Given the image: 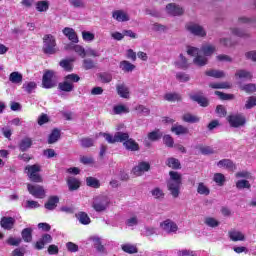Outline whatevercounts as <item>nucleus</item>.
<instances>
[{"mask_svg": "<svg viewBox=\"0 0 256 256\" xmlns=\"http://www.w3.org/2000/svg\"><path fill=\"white\" fill-rule=\"evenodd\" d=\"M181 185H183V175L177 171H170L169 179L167 180V189L174 199L179 197Z\"/></svg>", "mask_w": 256, "mask_h": 256, "instance_id": "f257e3e1", "label": "nucleus"}, {"mask_svg": "<svg viewBox=\"0 0 256 256\" xmlns=\"http://www.w3.org/2000/svg\"><path fill=\"white\" fill-rule=\"evenodd\" d=\"M42 49L46 55H55V53H57V41L55 40V36L51 34L44 35Z\"/></svg>", "mask_w": 256, "mask_h": 256, "instance_id": "f03ea898", "label": "nucleus"}, {"mask_svg": "<svg viewBox=\"0 0 256 256\" xmlns=\"http://www.w3.org/2000/svg\"><path fill=\"white\" fill-rule=\"evenodd\" d=\"M111 205V200L107 196H97L92 201V208L96 213H103Z\"/></svg>", "mask_w": 256, "mask_h": 256, "instance_id": "7ed1b4c3", "label": "nucleus"}, {"mask_svg": "<svg viewBox=\"0 0 256 256\" xmlns=\"http://www.w3.org/2000/svg\"><path fill=\"white\" fill-rule=\"evenodd\" d=\"M57 81H59L57 73L53 70H47L43 75L42 85L45 89H52L57 85Z\"/></svg>", "mask_w": 256, "mask_h": 256, "instance_id": "20e7f679", "label": "nucleus"}, {"mask_svg": "<svg viewBox=\"0 0 256 256\" xmlns=\"http://www.w3.org/2000/svg\"><path fill=\"white\" fill-rule=\"evenodd\" d=\"M185 29L188 31V33L194 35L195 37H207V31L201 24L188 22L185 25Z\"/></svg>", "mask_w": 256, "mask_h": 256, "instance_id": "39448f33", "label": "nucleus"}, {"mask_svg": "<svg viewBox=\"0 0 256 256\" xmlns=\"http://www.w3.org/2000/svg\"><path fill=\"white\" fill-rule=\"evenodd\" d=\"M201 50L199 48H195L193 46L188 47L187 53L191 55V57H196L193 60L194 65H198V67H203L207 63V57L199 55Z\"/></svg>", "mask_w": 256, "mask_h": 256, "instance_id": "423d86ee", "label": "nucleus"}, {"mask_svg": "<svg viewBox=\"0 0 256 256\" xmlns=\"http://www.w3.org/2000/svg\"><path fill=\"white\" fill-rule=\"evenodd\" d=\"M26 171L30 180L34 183H42L43 178L39 175V171H41V166L34 164L26 166Z\"/></svg>", "mask_w": 256, "mask_h": 256, "instance_id": "0eeeda50", "label": "nucleus"}, {"mask_svg": "<svg viewBox=\"0 0 256 256\" xmlns=\"http://www.w3.org/2000/svg\"><path fill=\"white\" fill-rule=\"evenodd\" d=\"M165 11L171 17H181L185 13V9L176 3H169L166 5Z\"/></svg>", "mask_w": 256, "mask_h": 256, "instance_id": "6e6552de", "label": "nucleus"}, {"mask_svg": "<svg viewBox=\"0 0 256 256\" xmlns=\"http://www.w3.org/2000/svg\"><path fill=\"white\" fill-rule=\"evenodd\" d=\"M160 228L164 233H168V235H171L173 233H177L179 230V226H177V223H175L171 219H166L163 222L160 223Z\"/></svg>", "mask_w": 256, "mask_h": 256, "instance_id": "1a4fd4ad", "label": "nucleus"}, {"mask_svg": "<svg viewBox=\"0 0 256 256\" xmlns=\"http://www.w3.org/2000/svg\"><path fill=\"white\" fill-rule=\"evenodd\" d=\"M228 122L232 127L239 128L245 126L247 119L243 116V114H232L228 116Z\"/></svg>", "mask_w": 256, "mask_h": 256, "instance_id": "9d476101", "label": "nucleus"}, {"mask_svg": "<svg viewBox=\"0 0 256 256\" xmlns=\"http://www.w3.org/2000/svg\"><path fill=\"white\" fill-rule=\"evenodd\" d=\"M112 19L118 23H127V21H131V16L127 11L119 9L112 12Z\"/></svg>", "mask_w": 256, "mask_h": 256, "instance_id": "9b49d317", "label": "nucleus"}, {"mask_svg": "<svg viewBox=\"0 0 256 256\" xmlns=\"http://www.w3.org/2000/svg\"><path fill=\"white\" fill-rule=\"evenodd\" d=\"M30 195L36 197V199H43L45 197V189L40 185H27Z\"/></svg>", "mask_w": 256, "mask_h": 256, "instance_id": "f8f14e48", "label": "nucleus"}, {"mask_svg": "<svg viewBox=\"0 0 256 256\" xmlns=\"http://www.w3.org/2000/svg\"><path fill=\"white\" fill-rule=\"evenodd\" d=\"M149 169H151V164H149V162H140L132 169V173L135 177H141V175H143V173H147Z\"/></svg>", "mask_w": 256, "mask_h": 256, "instance_id": "ddd939ff", "label": "nucleus"}, {"mask_svg": "<svg viewBox=\"0 0 256 256\" xmlns=\"http://www.w3.org/2000/svg\"><path fill=\"white\" fill-rule=\"evenodd\" d=\"M62 33L72 43H79V37L77 36V32H75V30L73 28L65 27L62 30Z\"/></svg>", "mask_w": 256, "mask_h": 256, "instance_id": "4468645a", "label": "nucleus"}, {"mask_svg": "<svg viewBox=\"0 0 256 256\" xmlns=\"http://www.w3.org/2000/svg\"><path fill=\"white\" fill-rule=\"evenodd\" d=\"M228 237L230 241H245V234L237 229H231L228 231Z\"/></svg>", "mask_w": 256, "mask_h": 256, "instance_id": "2eb2a0df", "label": "nucleus"}, {"mask_svg": "<svg viewBox=\"0 0 256 256\" xmlns=\"http://www.w3.org/2000/svg\"><path fill=\"white\" fill-rule=\"evenodd\" d=\"M217 167L220 169H227L228 171H235L237 166L230 159H222L217 163Z\"/></svg>", "mask_w": 256, "mask_h": 256, "instance_id": "dca6fc26", "label": "nucleus"}, {"mask_svg": "<svg viewBox=\"0 0 256 256\" xmlns=\"http://www.w3.org/2000/svg\"><path fill=\"white\" fill-rule=\"evenodd\" d=\"M230 32L232 33V35H235V37H240L242 39H249V37H251L249 31L239 27L230 28Z\"/></svg>", "mask_w": 256, "mask_h": 256, "instance_id": "f3484780", "label": "nucleus"}, {"mask_svg": "<svg viewBox=\"0 0 256 256\" xmlns=\"http://www.w3.org/2000/svg\"><path fill=\"white\" fill-rule=\"evenodd\" d=\"M116 91L122 99H129L130 97V91L129 87L125 85V83H119L116 85Z\"/></svg>", "mask_w": 256, "mask_h": 256, "instance_id": "a211bd4d", "label": "nucleus"}, {"mask_svg": "<svg viewBox=\"0 0 256 256\" xmlns=\"http://www.w3.org/2000/svg\"><path fill=\"white\" fill-rule=\"evenodd\" d=\"M0 225L2 229H6L7 231H11L13 227H15V218L13 217H2L0 221Z\"/></svg>", "mask_w": 256, "mask_h": 256, "instance_id": "6ab92c4d", "label": "nucleus"}, {"mask_svg": "<svg viewBox=\"0 0 256 256\" xmlns=\"http://www.w3.org/2000/svg\"><path fill=\"white\" fill-rule=\"evenodd\" d=\"M53 241V237H51L50 234H44L39 239V241L36 242V249L41 250L45 248V245H49Z\"/></svg>", "mask_w": 256, "mask_h": 256, "instance_id": "aec40b11", "label": "nucleus"}, {"mask_svg": "<svg viewBox=\"0 0 256 256\" xmlns=\"http://www.w3.org/2000/svg\"><path fill=\"white\" fill-rule=\"evenodd\" d=\"M58 203H59L58 196H50L48 198V201L45 203V209H48V211H53L54 209H57Z\"/></svg>", "mask_w": 256, "mask_h": 256, "instance_id": "412c9836", "label": "nucleus"}, {"mask_svg": "<svg viewBox=\"0 0 256 256\" xmlns=\"http://www.w3.org/2000/svg\"><path fill=\"white\" fill-rule=\"evenodd\" d=\"M123 145L128 151H139V144L132 138H128Z\"/></svg>", "mask_w": 256, "mask_h": 256, "instance_id": "4be33fe9", "label": "nucleus"}, {"mask_svg": "<svg viewBox=\"0 0 256 256\" xmlns=\"http://www.w3.org/2000/svg\"><path fill=\"white\" fill-rule=\"evenodd\" d=\"M171 131L172 133H175V135H187V133H189V128L183 125L175 124L171 127Z\"/></svg>", "mask_w": 256, "mask_h": 256, "instance_id": "5701e85b", "label": "nucleus"}, {"mask_svg": "<svg viewBox=\"0 0 256 256\" xmlns=\"http://www.w3.org/2000/svg\"><path fill=\"white\" fill-rule=\"evenodd\" d=\"M119 67L124 73H131L135 69V65L127 60L121 61Z\"/></svg>", "mask_w": 256, "mask_h": 256, "instance_id": "b1692460", "label": "nucleus"}, {"mask_svg": "<svg viewBox=\"0 0 256 256\" xmlns=\"http://www.w3.org/2000/svg\"><path fill=\"white\" fill-rule=\"evenodd\" d=\"M201 51L205 55V57H211L217 51V48L211 44H205L201 47Z\"/></svg>", "mask_w": 256, "mask_h": 256, "instance_id": "393cba45", "label": "nucleus"}, {"mask_svg": "<svg viewBox=\"0 0 256 256\" xmlns=\"http://www.w3.org/2000/svg\"><path fill=\"white\" fill-rule=\"evenodd\" d=\"M192 101H196L198 105L201 107H207L209 105V100L207 98L203 97L202 95L195 94L191 96Z\"/></svg>", "mask_w": 256, "mask_h": 256, "instance_id": "a878e982", "label": "nucleus"}, {"mask_svg": "<svg viewBox=\"0 0 256 256\" xmlns=\"http://www.w3.org/2000/svg\"><path fill=\"white\" fill-rule=\"evenodd\" d=\"M22 239L25 241V243H31L33 241V229L31 228H25L22 230Z\"/></svg>", "mask_w": 256, "mask_h": 256, "instance_id": "bb28decb", "label": "nucleus"}, {"mask_svg": "<svg viewBox=\"0 0 256 256\" xmlns=\"http://www.w3.org/2000/svg\"><path fill=\"white\" fill-rule=\"evenodd\" d=\"M9 81L16 85L23 83V74L19 72H12L9 76Z\"/></svg>", "mask_w": 256, "mask_h": 256, "instance_id": "cd10ccee", "label": "nucleus"}, {"mask_svg": "<svg viewBox=\"0 0 256 256\" xmlns=\"http://www.w3.org/2000/svg\"><path fill=\"white\" fill-rule=\"evenodd\" d=\"M60 137H61V131H59L58 129H54L48 137L49 145H53V143H57Z\"/></svg>", "mask_w": 256, "mask_h": 256, "instance_id": "c85d7f7f", "label": "nucleus"}, {"mask_svg": "<svg viewBox=\"0 0 256 256\" xmlns=\"http://www.w3.org/2000/svg\"><path fill=\"white\" fill-rule=\"evenodd\" d=\"M166 165L170 167V169H180L181 168V162H179V159L170 157L166 160Z\"/></svg>", "mask_w": 256, "mask_h": 256, "instance_id": "c756f323", "label": "nucleus"}, {"mask_svg": "<svg viewBox=\"0 0 256 256\" xmlns=\"http://www.w3.org/2000/svg\"><path fill=\"white\" fill-rule=\"evenodd\" d=\"M68 183V187L70 191H77V189H79L81 183L79 182V180H77V178H73L70 177L67 180Z\"/></svg>", "mask_w": 256, "mask_h": 256, "instance_id": "7c9ffc66", "label": "nucleus"}, {"mask_svg": "<svg viewBox=\"0 0 256 256\" xmlns=\"http://www.w3.org/2000/svg\"><path fill=\"white\" fill-rule=\"evenodd\" d=\"M76 217L82 225H89L91 223V218L85 212H79Z\"/></svg>", "mask_w": 256, "mask_h": 256, "instance_id": "2f4dec72", "label": "nucleus"}, {"mask_svg": "<svg viewBox=\"0 0 256 256\" xmlns=\"http://www.w3.org/2000/svg\"><path fill=\"white\" fill-rule=\"evenodd\" d=\"M36 10L39 11V13L49 11V1H38L36 3Z\"/></svg>", "mask_w": 256, "mask_h": 256, "instance_id": "473e14b6", "label": "nucleus"}, {"mask_svg": "<svg viewBox=\"0 0 256 256\" xmlns=\"http://www.w3.org/2000/svg\"><path fill=\"white\" fill-rule=\"evenodd\" d=\"M80 80H81V78L77 74H69L64 77V81L68 85H73L74 83H79Z\"/></svg>", "mask_w": 256, "mask_h": 256, "instance_id": "72a5a7b5", "label": "nucleus"}, {"mask_svg": "<svg viewBox=\"0 0 256 256\" xmlns=\"http://www.w3.org/2000/svg\"><path fill=\"white\" fill-rule=\"evenodd\" d=\"M58 88L60 91H65L66 93H71L75 89L74 84H67V82L64 80L63 82H60L58 85Z\"/></svg>", "mask_w": 256, "mask_h": 256, "instance_id": "f704fd0d", "label": "nucleus"}, {"mask_svg": "<svg viewBox=\"0 0 256 256\" xmlns=\"http://www.w3.org/2000/svg\"><path fill=\"white\" fill-rule=\"evenodd\" d=\"M182 121H185V123H199L200 118L196 115L188 113L183 115Z\"/></svg>", "mask_w": 256, "mask_h": 256, "instance_id": "c9c22d12", "label": "nucleus"}, {"mask_svg": "<svg viewBox=\"0 0 256 256\" xmlns=\"http://www.w3.org/2000/svg\"><path fill=\"white\" fill-rule=\"evenodd\" d=\"M206 75H208V77H214L215 79H222L225 77V72L221 70H208L206 71Z\"/></svg>", "mask_w": 256, "mask_h": 256, "instance_id": "e433bc0d", "label": "nucleus"}, {"mask_svg": "<svg viewBox=\"0 0 256 256\" xmlns=\"http://www.w3.org/2000/svg\"><path fill=\"white\" fill-rule=\"evenodd\" d=\"M176 67L178 69H187L189 67V64L187 63V58L180 54L179 60L175 62Z\"/></svg>", "mask_w": 256, "mask_h": 256, "instance_id": "4c0bfd02", "label": "nucleus"}, {"mask_svg": "<svg viewBox=\"0 0 256 256\" xmlns=\"http://www.w3.org/2000/svg\"><path fill=\"white\" fill-rule=\"evenodd\" d=\"M31 145H33V140L31 138H24L20 142V150L21 151H27V149L31 148Z\"/></svg>", "mask_w": 256, "mask_h": 256, "instance_id": "58836bf2", "label": "nucleus"}, {"mask_svg": "<svg viewBox=\"0 0 256 256\" xmlns=\"http://www.w3.org/2000/svg\"><path fill=\"white\" fill-rule=\"evenodd\" d=\"M114 115H123V113H129V107L125 105H116L113 107Z\"/></svg>", "mask_w": 256, "mask_h": 256, "instance_id": "ea45409f", "label": "nucleus"}, {"mask_svg": "<svg viewBox=\"0 0 256 256\" xmlns=\"http://www.w3.org/2000/svg\"><path fill=\"white\" fill-rule=\"evenodd\" d=\"M235 77H238V79H252L253 74L247 70H238L235 73Z\"/></svg>", "mask_w": 256, "mask_h": 256, "instance_id": "a19ab883", "label": "nucleus"}, {"mask_svg": "<svg viewBox=\"0 0 256 256\" xmlns=\"http://www.w3.org/2000/svg\"><path fill=\"white\" fill-rule=\"evenodd\" d=\"M197 193H199V195L207 196L211 193V190H209V187H207L205 183L200 182L197 187Z\"/></svg>", "mask_w": 256, "mask_h": 256, "instance_id": "79ce46f5", "label": "nucleus"}, {"mask_svg": "<svg viewBox=\"0 0 256 256\" xmlns=\"http://www.w3.org/2000/svg\"><path fill=\"white\" fill-rule=\"evenodd\" d=\"M196 149H198L202 155H213V153H215V150H213V148L210 146L198 145Z\"/></svg>", "mask_w": 256, "mask_h": 256, "instance_id": "37998d69", "label": "nucleus"}, {"mask_svg": "<svg viewBox=\"0 0 256 256\" xmlns=\"http://www.w3.org/2000/svg\"><path fill=\"white\" fill-rule=\"evenodd\" d=\"M165 101H170L171 103L175 101H181V95L177 93H166L164 95Z\"/></svg>", "mask_w": 256, "mask_h": 256, "instance_id": "c03bdc74", "label": "nucleus"}, {"mask_svg": "<svg viewBox=\"0 0 256 256\" xmlns=\"http://www.w3.org/2000/svg\"><path fill=\"white\" fill-rule=\"evenodd\" d=\"M22 88L24 89V91H26V93H33V91H35V89H37V83L35 82H25L22 86Z\"/></svg>", "mask_w": 256, "mask_h": 256, "instance_id": "a18cd8bd", "label": "nucleus"}, {"mask_svg": "<svg viewBox=\"0 0 256 256\" xmlns=\"http://www.w3.org/2000/svg\"><path fill=\"white\" fill-rule=\"evenodd\" d=\"M236 188L239 190L251 189V183H249V180L241 179L236 182Z\"/></svg>", "mask_w": 256, "mask_h": 256, "instance_id": "49530a36", "label": "nucleus"}, {"mask_svg": "<svg viewBox=\"0 0 256 256\" xmlns=\"http://www.w3.org/2000/svg\"><path fill=\"white\" fill-rule=\"evenodd\" d=\"M205 225H207L208 227H219V225H221V222H219L217 219L213 218V217H207L204 220Z\"/></svg>", "mask_w": 256, "mask_h": 256, "instance_id": "de8ad7c7", "label": "nucleus"}, {"mask_svg": "<svg viewBox=\"0 0 256 256\" xmlns=\"http://www.w3.org/2000/svg\"><path fill=\"white\" fill-rule=\"evenodd\" d=\"M129 139V134L128 133H124V132H117L115 134V141L116 143H125V141H127Z\"/></svg>", "mask_w": 256, "mask_h": 256, "instance_id": "09e8293b", "label": "nucleus"}, {"mask_svg": "<svg viewBox=\"0 0 256 256\" xmlns=\"http://www.w3.org/2000/svg\"><path fill=\"white\" fill-rule=\"evenodd\" d=\"M82 39L86 43H92V41H95V34L90 31H82Z\"/></svg>", "mask_w": 256, "mask_h": 256, "instance_id": "8fccbe9b", "label": "nucleus"}, {"mask_svg": "<svg viewBox=\"0 0 256 256\" xmlns=\"http://www.w3.org/2000/svg\"><path fill=\"white\" fill-rule=\"evenodd\" d=\"M209 87L212 89H231V84L228 82H222V83H210Z\"/></svg>", "mask_w": 256, "mask_h": 256, "instance_id": "3c124183", "label": "nucleus"}, {"mask_svg": "<svg viewBox=\"0 0 256 256\" xmlns=\"http://www.w3.org/2000/svg\"><path fill=\"white\" fill-rule=\"evenodd\" d=\"M241 91H245V93H255L256 85L253 83L240 85Z\"/></svg>", "mask_w": 256, "mask_h": 256, "instance_id": "603ef678", "label": "nucleus"}, {"mask_svg": "<svg viewBox=\"0 0 256 256\" xmlns=\"http://www.w3.org/2000/svg\"><path fill=\"white\" fill-rule=\"evenodd\" d=\"M151 195L152 197H154V199H163L165 197V193L159 187H156L153 190H151Z\"/></svg>", "mask_w": 256, "mask_h": 256, "instance_id": "864d4df0", "label": "nucleus"}, {"mask_svg": "<svg viewBox=\"0 0 256 256\" xmlns=\"http://www.w3.org/2000/svg\"><path fill=\"white\" fill-rule=\"evenodd\" d=\"M86 184L88 185V187H93L94 189H99V187L101 186L99 180L93 177L86 178Z\"/></svg>", "mask_w": 256, "mask_h": 256, "instance_id": "5fc2aeb1", "label": "nucleus"}, {"mask_svg": "<svg viewBox=\"0 0 256 256\" xmlns=\"http://www.w3.org/2000/svg\"><path fill=\"white\" fill-rule=\"evenodd\" d=\"M163 137V134L159 130L152 131L148 133V139L149 141H159Z\"/></svg>", "mask_w": 256, "mask_h": 256, "instance_id": "6e6d98bb", "label": "nucleus"}, {"mask_svg": "<svg viewBox=\"0 0 256 256\" xmlns=\"http://www.w3.org/2000/svg\"><path fill=\"white\" fill-rule=\"evenodd\" d=\"M213 181H215L220 187H223L225 184V175L222 173H216L214 174Z\"/></svg>", "mask_w": 256, "mask_h": 256, "instance_id": "4d7b16f0", "label": "nucleus"}, {"mask_svg": "<svg viewBox=\"0 0 256 256\" xmlns=\"http://www.w3.org/2000/svg\"><path fill=\"white\" fill-rule=\"evenodd\" d=\"M253 107H256V96L248 97L245 103V109H253Z\"/></svg>", "mask_w": 256, "mask_h": 256, "instance_id": "13d9d810", "label": "nucleus"}, {"mask_svg": "<svg viewBox=\"0 0 256 256\" xmlns=\"http://www.w3.org/2000/svg\"><path fill=\"white\" fill-rule=\"evenodd\" d=\"M122 250L125 253H130V254L137 253V247L135 245H132V244L122 245Z\"/></svg>", "mask_w": 256, "mask_h": 256, "instance_id": "bf43d9fd", "label": "nucleus"}, {"mask_svg": "<svg viewBox=\"0 0 256 256\" xmlns=\"http://www.w3.org/2000/svg\"><path fill=\"white\" fill-rule=\"evenodd\" d=\"M176 79L177 81H179L180 83H187V81H189L191 79V77H189L188 74H185L183 72H178L176 74Z\"/></svg>", "mask_w": 256, "mask_h": 256, "instance_id": "052dcab7", "label": "nucleus"}, {"mask_svg": "<svg viewBox=\"0 0 256 256\" xmlns=\"http://www.w3.org/2000/svg\"><path fill=\"white\" fill-rule=\"evenodd\" d=\"M92 241H93V245H94L95 249H97V251H99V253H103V251H105V247L101 244V239L92 238Z\"/></svg>", "mask_w": 256, "mask_h": 256, "instance_id": "680f3d73", "label": "nucleus"}, {"mask_svg": "<svg viewBox=\"0 0 256 256\" xmlns=\"http://www.w3.org/2000/svg\"><path fill=\"white\" fill-rule=\"evenodd\" d=\"M152 31H156L158 33H165V31H167V26L159 23H154L152 25Z\"/></svg>", "mask_w": 256, "mask_h": 256, "instance_id": "e2e57ef3", "label": "nucleus"}, {"mask_svg": "<svg viewBox=\"0 0 256 256\" xmlns=\"http://www.w3.org/2000/svg\"><path fill=\"white\" fill-rule=\"evenodd\" d=\"M70 5L77 9L85 8V2L83 0H69Z\"/></svg>", "mask_w": 256, "mask_h": 256, "instance_id": "0e129e2a", "label": "nucleus"}, {"mask_svg": "<svg viewBox=\"0 0 256 256\" xmlns=\"http://www.w3.org/2000/svg\"><path fill=\"white\" fill-rule=\"evenodd\" d=\"M141 235L144 237H151V235H155V228L153 227H144L141 231Z\"/></svg>", "mask_w": 256, "mask_h": 256, "instance_id": "69168bd1", "label": "nucleus"}, {"mask_svg": "<svg viewBox=\"0 0 256 256\" xmlns=\"http://www.w3.org/2000/svg\"><path fill=\"white\" fill-rule=\"evenodd\" d=\"M163 143L166 145V147L171 148L175 144V141L173 140V137H171V135H165L163 137Z\"/></svg>", "mask_w": 256, "mask_h": 256, "instance_id": "338daca9", "label": "nucleus"}, {"mask_svg": "<svg viewBox=\"0 0 256 256\" xmlns=\"http://www.w3.org/2000/svg\"><path fill=\"white\" fill-rule=\"evenodd\" d=\"M178 256H195L196 253L193 250L182 249L177 251Z\"/></svg>", "mask_w": 256, "mask_h": 256, "instance_id": "774afa93", "label": "nucleus"}]
</instances>
